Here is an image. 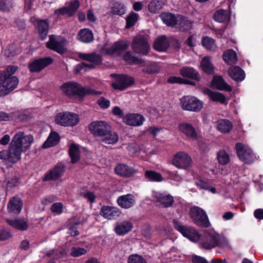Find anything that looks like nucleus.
Wrapping results in <instances>:
<instances>
[{
  "instance_id": "63",
  "label": "nucleus",
  "mask_w": 263,
  "mask_h": 263,
  "mask_svg": "<svg viewBox=\"0 0 263 263\" xmlns=\"http://www.w3.org/2000/svg\"><path fill=\"white\" fill-rule=\"evenodd\" d=\"M11 236L10 232L3 228H0V240H5Z\"/></svg>"
},
{
  "instance_id": "64",
  "label": "nucleus",
  "mask_w": 263,
  "mask_h": 263,
  "mask_svg": "<svg viewBox=\"0 0 263 263\" xmlns=\"http://www.w3.org/2000/svg\"><path fill=\"white\" fill-rule=\"evenodd\" d=\"M83 197L87 199L91 203H93L96 199V196L91 192H87L86 193H81Z\"/></svg>"
},
{
  "instance_id": "19",
  "label": "nucleus",
  "mask_w": 263,
  "mask_h": 263,
  "mask_svg": "<svg viewBox=\"0 0 263 263\" xmlns=\"http://www.w3.org/2000/svg\"><path fill=\"white\" fill-rule=\"evenodd\" d=\"M153 197L157 202L165 208L171 206L174 202L173 197L167 193L154 192Z\"/></svg>"
},
{
  "instance_id": "47",
  "label": "nucleus",
  "mask_w": 263,
  "mask_h": 263,
  "mask_svg": "<svg viewBox=\"0 0 263 263\" xmlns=\"http://www.w3.org/2000/svg\"><path fill=\"white\" fill-rule=\"evenodd\" d=\"M138 14L132 12L126 17V28H129L134 26L136 23L137 22L139 18Z\"/></svg>"
},
{
  "instance_id": "2",
  "label": "nucleus",
  "mask_w": 263,
  "mask_h": 263,
  "mask_svg": "<svg viewBox=\"0 0 263 263\" xmlns=\"http://www.w3.org/2000/svg\"><path fill=\"white\" fill-rule=\"evenodd\" d=\"M16 66H8L0 75V97H4L16 87V77L15 76Z\"/></svg>"
},
{
  "instance_id": "33",
  "label": "nucleus",
  "mask_w": 263,
  "mask_h": 263,
  "mask_svg": "<svg viewBox=\"0 0 263 263\" xmlns=\"http://www.w3.org/2000/svg\"><path fill=\"white\" fill-rule=\"evenodd\" d=\"M223 60L228 65H233L237 61V54L232 49H228L223 53Z\"/></svg>"
},
{
  "instance_id": "25",
  "label": "nucleus",
  "mask_w": 263,
  "mask_h": 263,
  "mask_svg": "<svg viewBox=\"0 0 263 263\" xmlns=\"http://www.w3.org/2000/svg\"><path fill=\"white\" fill-rule=\"evenodd\" d=\"M229 76L237 82H240L245 78V71L239 66H231L228 71Z\"/></svg>"
},
{
  "instance_id": "20",
  "label": "nucleus",
  "mask_w": 263,
  "mask_h": 263,
  "mask_svg": "<svg viewBox=\"0 0 263 263\" xmlns=\"http://www.w3.org/2000/svg\"><path fill=\"white\" fill-rule=\"evenodd\" d=\"M115 173L121 177L129 178L134 176L137 171L134 167L124 163H119L115 168Z\"/></svg>"
},
{
  "instance_id": "22",
  "label": "nucleus",
  "mask_w": 263,
  "mask_h": 263,
  "mask_svg": "<svg viewBox=\"0 0 263 263\" xmlns=\"http://www.w3.org/2000/svg\"><path fill=\"white\" fill-rule=\"evenodd\" d=\"M79 7V1L73 0L68 7H64L61 9L55 10V14L57 15H64L66 16H71L75 14Z\"/></svg>"
},
{
  "instance_id": "62",
  "label": "nucleus",
  "mask_w": 263,
  "mask_h": 263,
  "mask_svg": "<svg viewBox=\"0 0 263 263\" xmlns=\"http://www.w3.org/2000/svg\"><path fill=\"white\" fill-rule=\"evenodd\" d=\"M28 228L27 222L24 218L17 219V230H26Z\"/></svg>"
},
{
  "instance_id": "17",
  "label": "nucleus",
  "mask_w": 263,
  "mask_h": 263,
  "mask_svg": "<svg viewBox=\"0 0 263 263\" xmlns=\"http://www.w3.org/2000/svg\"><path fill=\"white\" fill-rule=\"evenodd\" d=\"M121 210L116 206L104 205L101 208L100 215L105 219L112 220L121 215Z\"/></svg>"
},
{
  "instance_id": "38",
  "label": "nucleus",
  "mask_w": 263,
  "mask_h": 263,
  "mask_svg": "<svg viewBox=\"0 0 263 263\" xmlns=\"http://www.w3.org/2000/svg\"><path fill=\"white\" fill-rule=\"evenodd\" d=\"M91 249V245H87L84 248L73 247L71 249L70 255L73 257H78L85 255Z\"/></svg>"
},
{
  "instance_id": "57",
  "label": "nucleus",
  "mask_w": 263,
  "mask_h": 263,
  "mask_svg": "<svg viewBox=\"0 0 263 263\" xmlns=\"http://www.w3.org/2000/svg\"><path fill=\"white\" fill-rule=\"evenodd\" d=\"M4 54L7 57L11 58L16 54V46L15 44L8 46L4 51Z\"/></svg>"
},
{
  "instance_id": "39",
  "label": "nucleus",
  "mask_w": 263,
  "mask_h": 263,
  "mask_svg": "<svg viewBox=\"0 0 263 263\" xmlns=\"http://www.w3.org/2000/svg\"><path fill=\"white\" fill-rule=\"evenodd\" d=\"M176 26L182 30H186L190 29L192 27V23L185 17L181 15L177 16V20Z\"/></svg>"
},
{
  "instance_id": "9",
  "label": "nucleus",
  "mask_w": 263,
  "mask_h": 263,
  "mask_svg": "<svg viewBox=\"0 0 263 263\" xmlns=\"http://www.w3.org/2000/svg\"><path fill=\"white\" fill-rule=\"evenodd\" d=\"M191 157L184 152H179L173 157L172 164L177 168L186 169L191 164Z\"/></svg>"
},
{
  "instance_id": "13",
  "label": "nucleus",
  "mask_w": 263,
  "mask_h": 263,
  "mask_svg": "<svg viewBox=\"0 0 263 263\" xmlns=\"http://www.w3.org/2000/svg\"><path fill=\"white\" fill-rule=\"evenodd\" d=\"M33 141V137L31 135H24L22 132L17 133V153L26 151Z\"/></svg>"
},
{
  "instance_id": "48",
  "label": "nucleus",
  "mask_w": 263,
  "mask_h": 263,
  "mask_svg": "<svg viewBox=\"0 0 263 263\" xmlns=\"http://www.w3.org/2000/svg\"><path fill=\"white\" fill-rule=\"evenodd\" d=\"M217 157L219 164L224 165L230 161V157L225 151H219L217 154Z\"/></svg>"
},
{
  "instance_id": "58",
  "label": "nucleus",
  "mask_w": 263,
  "mask_h": 263,
  "mask_svg": "<svg viewBox=\"0 0 263 263\" xmlns=\"http://www.w3.org/2000/svg\"><path fill=\"white\" fill-rule=\"evenodd\" d=\"M196 185L199 189L209 190V183L205 179H199L196 181Z\"/></svg>"
},
{
  "instance_id": "41",
  "label": "nucleus",
  "mask_w": 263,
  "mask_h": 263,
  "mask_svg": "<svg viewBox=\"0 0 263 263\" xmlns=\"http://www.w3.org/2000/svg\"><path fill=\"white\" fill-rule=\"evenodd\" d=\"M230 18V15L229 12L224 9H220L215 12L214 18L215 21L219 23H222L227 20Z\"/></svg>"
},
{
  "instance_id": "27",
  "label": "nucleus",
  "mask_w": 263,
  "mask_h": 263,
  "mask_svg": "<svg viewBox=\"0 0 263 263\" xmlns=\"http://www.w3.org/2000/svg\"><path fill=\"white\" fill-rule=\"evenodd\" d=\"M212 84L216 89L219 90H224L228 92L232 90L231 86L227 84L224 82L222 77L220 76L214 77L212 81Z\"/></svg>"
},
{
  "instance_id": "45",
  "label": "nucleus",
  "mask_w": 263,
  "mask_h": 263,
  "mask_svg": "<svg viewBox=\"0 0 263 263\" xmlns=\"http://www.w3.org/2000/svg\"><path fill=\"white\" fill-rule=\"evenodd\" d=\"M126 9L124 5L121 3H116L111 8V13L114 15L121 16L126 13Z\"/></svg>"
},
{
  "instance_id": "40",
  "label": "nucleus",
  "mask_w": 263,
  "mask_h": 263,
  "mask_svg": "<svg viewBox=\"0 0 263 263\" xmlns=\"http://www.w3.org/2000/svg\"><path fill=\"white\" fill-rule=\"evenodd\" d=\"M161 18L163 22L169 26H176L177 16L170 13H164L161 14Z\"/></svg>"
},
{
  "instance_id": "49",
  "label": "nucleus",
  "mask_w": 263,
  "mask_h": 263,
  "mask_svg": "<svg viewBox=\"0 0 263 263\" xmlns=\"http://www.w3.org/2000/svg\"><path fill=\"white\" fill-rule=\"evenodd\" d=\"M16 211V197L14 196L9 201L7 204V212L10 215H15Z\"/></svg>"
},
{
  "instance_id": "34",
  "label": "nucleus",
  "mask_w": 263,
  "mask_h": 263,
  "mask_svg": "<svg viewBox=\"0 0 263 263\" xmlns=\"http://www.w3.org/2000/svg\"><path fill=\"white\" fill-rule=\"evenodd\" d=\"M168 46V42L165 36L158 37L154 43V48L158 51H165Z\"/></svg>"
},
{
  "instance_id": "37",
  "label": "nucleus",
  "mask_w": 263,
  "mask_h": 263,
  "mask_svg": "<svg viewBox=\"0 0 263 263\" xmlns=\"http://www.w3.org/2000/svg\"><path fill=\"white\" fill-rule=\"evenodd\" d=\"M60 140V136L58 133L53 132L50 133L47 140L43 145V148H48L57 145Z\"/></svg>"
},
{
  "instance_id": "5",
  "label": "nucleus",
  "mask_w": 263,
  "mask_h": 263,
  "mask_svg": "<svg viewBox=\"0 0 263 263\" xmlns=\"http://www.w3.org/2000/svg\"><path fill=\"white\" fill-rule=\"evenodd\" d=\"M190 215L194 223L198 226L208 227L210 222L205 212L198 206L192 207Z\"/></svg>"
},
{
  "instance_id": "26",
  "label": "nucleus",
  "mask_w": 263,
  "mask_h": 263,
  "mask_svg": "<svg viewBox=\"0 0 263 263\" xmlns=\"http://www.w3.org/2000/svg\"><path fill=\"white\" fill-rule=\"evenodd\" d=\"M36 26L39 34L42 40H45L47 35L49 24L46 20H37L34 23Z\"/></svg>"
},
{
  "instance_id": "59",
  "label": "nucleus",
  "mask_w": 263,
  "mask_h": 263,
  "mask_svg": "<svg viewBox=\"0 0 263 263\" xmlns=\"http://www.w3.org/2000/svg\"><path fill=\"white\" fill-rule=\"evenodd\" d=\"M63 204L62 202L53 203L51 207V211L53 213L60 214L63 212Z\"/></svg>"
},
{
  "instance_id": "12",
  "label": "nucleus",
  "mask_w": 263,
  "mask_h": 263,
  "mask_svg": "<svg viewBox=\"0 0 263 263\" xmlns=\"http://www.w3.org/2000/svg\"><path fill=\"white\" fill-rule=\"evenodd\" d=\"M66 42L65 39L60 36L50 35L48 42L46 43V47L58 53H62L65 51Z\"/></svg>"
},
{
  "instance_id": "61",
  "label": "nucleus",
  "mask_w": 263,
  "mask_h": 263,
  "mask_svg": "<svg viewBox=\"0 0 263 263\" xmlns=\"http://www.w3.org/2000/svg\"><path fill=\"white\" fill-rule=\"evenodd\" d=\"M97 103L101 108L103 109L107 108L110 106V101L105 99L103 97H101L98 99L97 101Z\"/></svg>"
},
{
  "instance_id": "55",
  "label": "nucleus",
  "mask_w": 263,
  "mask_h": 263,
  "mask_svg": "<svg viewBox=\"0 0 263 263\" xmlns=\"http://www.w3.org/2000/svg\"><path fill=\"white\" fill-rule=\"evenodd\" d=\"M12 9V4L10 0H0V11L9 12Z\"/></svg>"
},
{
  "instance_id": "46",
  "label": "nucleus",
  "mask_w": 263,
  "mask_h": 263,
  "mask_svg": "<svg viewBox=\"0 0 263 263\" xmlns=\"http://www.w3.org/2000/svg\"><path fill=\"white\" fill-rule=\"evenodd\" d=\"M69 154L72 163L77 162L80 158V152L77 145L71 144L70 145Z\"/></svg>"
},
{
  "instance_id": "43",
  "label": "nucleus",
  "mask_w": 263,
  "mask_h": 263,
  "mask_svg": "<svg viewBox=\"0 0 263 263\" xmlns=\"http://www.w3.org/2000/svg\"><path fill=\"white\" fill-rule=\"evenodd\" d=\"M145 177L150 181H161L162 177L161 175L154 171H146L144 173Z\"/></svg>"
},
{
  "instance_id": "52",
  "label": "nucleus",
  "mask_w": 263,
  "mask_h": 263,
  "mask_svg": "<svg viewBox=\"0 0 263 263\" xmlns=\"http://www.w3.org/2000/svg\"><path fill=\"white\" fill-rule=\"evenodd\" d=\"M127 263H147V261L142 255L133 254L129 256Z\"/></svg>"
},
{
  "instance_id": "6",
  "label": "nucleus",
  "mask_w": 263,
  "mask_h": 263,
  "mask_svg": "<svg viewBox=\"0 0 263 263\" xmlns=\"http://www.w3.org/2000/svg\"><path fill=\"white\" fill-rule=\"evenodd\" d=\"M236 150L240 160L246 163H251L257 159L251 148L247 145L238 143L236 144Z\"/></svg>"
},
{
  "instance_id": "23",
  "label": "nucleus",
  "mask_w": 263,
  "mask_h": 263,
  "mask_svg": "<svg viewBox=\"0 0 263 263\" xmlns=\"http://www.w3.org/2000/svg\"><path fill=\"white\" fill-rule=\"evenodd\" d=\"M133 223L128 220H124L116 223L114 230L119 236H123L130 232L133 229Z\"/></svg>"
},
{
  "instance_id": "11",
  "label": "nucleus",
  "mask_w": 263,
  "mask_h": 263,
  "mask_svg": "<svg viewBox=\"0 0 263 263\" xmlns=\"http://www.w3.org/2000/svg\"><path fill=\"white\" fill-rule=\"evenodd\" d=\"M132 47L135 52L143 55L147 54L150 49V46L146 38L142 35L135 37L132 44Z\"/></svg>"
},
{
  "instance_id": "31",
  "label": "nucleus",
  "mask_w": 263,
  "mask_h": 263,
  "mask_svg": "<svg viewBox=\"0 0 263 263\" xmlns=\"http://www.w3.org/2000/svg\"><path fill=\"white\" fill-rule=\"evenodd\" d=\"M200 66L201 69L206 73L211 74L214 73V67L211 62L210 57H204L201 61Z\"/></svg>"
},
{
  "instance_id": "50",
  "label": "nucleus",
  "mask_w": 263,
  "mask_h": 263,
  "mask_svg": "<svg viewBox=\"0 0 263 263\" xmlns=\"http://www.w3.org/2000/svg\"><path fill=\"white\" fill-rule=\"evenodd\" d=\"M159 70V66L155 62H148L146 67L143 69L144 72L149 74L158 72Z\"/></svg>"
},
{
  "instance_id": "4",
  "label": "nucleus",
  "mask_w": 263,
  "mask_h": 263,
  "mask_svg": "<svg viewBox=\"0 0 263 263\" xmlns=\"http://www.w3.org/2000/svg\"><path fill=\"white\" fill-rule=\"evenodd\" d=\"M182 108L185 110L198 112L203 108V103L198 98L193 96H184L180 99Z\"/></svg>"
},
{
  "instance_id": "29",
  "label": "nucleus",
  "mask_w": 263,
  "mask_h": 263,
  "mask_svg": "<svg viewBox=\"0 0 263 263\" xmlns=\"http://www.w3.org/2000/svg\"><path fill=\"white\" fill-rule=\"evenodd\" d=\"M77 39L81 42L88 43L93 40L92 32L87 28L81 29L77 35Z\"/></svg>"
},
{
  "instance_id": "42",
  "label": "nucleus",
  "mask_w": 263,
  "mask_h": 263,
  "mask_svg": "<svg viewBox=\"0 0 263 263\" xmlns=\"http://www.w3.org/2000/svg\"><path fill=\"white\" fill-rule=\"evenodd\" d=\"M202 45L207 50L211 51H215L217 48L215 40L208 36H205L202 39Z\"/></svg>"
},
{
  "instance_id": "21",
  "label": "nucleus",
  "mask_w": 263,
  "mask_h": 263,
  "mask_svg": "<svg viewBox=\"0 0 263 263\" xmlns=\"http://www.w3.org/2000/svg\"><path fill=\"white\" fill-rule=\"evenodd\" d=\"M118 205L125 209L133 207L136 204V198L134 195L127 194L120 196L117 199Z\"/></svg>"
},
{
  "instance_id": "44",
  "label": "nucleus",
  "mask_w": 263,
  "mask_h": 263,
  "mask_svg": "<svg viewBox=\"0 0 263 263\" xmlns=\"http://www.w3.org/2000/svg\"><path fill=\"white\" fill-rule=\"evenodd\" d=\"M163 3L161 0H153L148 6L149 11L153 13H156L162 8Z\"/></svg>"
},
{
  "instance_id": "56",
  "label": "nucleus",
  "mask_w": 263,
  "mask_h": 263,
  "mask_svg": "<svg viewBox=\"0 0 263 263\" xmlns=\"http://www.w3.org/2000/svg\"><path fill=\"white\" fill-rule=\"evenodd\" d=\"M217 247L223 249H229L230 247L228 239L224 236H219Z\"/></svg>"
},
{
  "instance_id": "10",
  "label": "nucleus",
  "mask_w": 263,
  "mask_h": 263,
  "mask_svg": "<svg viewBox=\"0 0 263 263\" xmlns=\"http://www.w3.org/2000/svg\"><path fill=\"white\" fill-rule=\"evenodd\" d=\"M110 129L109 124L103 121L92 122L89 126V130L96 137L100 139Z\"/></svg>"
},
{
  "instance_id": "7",
  "label": "nucleus",
  "mask_w": 263,
  "mask_h": 263,
  "mask_svg": "<svg viewBox=\"0 0 263 263\" xmlns=\"http://www.w3.org/2000/svg\"><path fill=\"white\" fill-rule=\"evenodd\" d=\"M79 121L78 115L69 112H60L55 117V123L63 126H73Z\"/></svg>"
},
{
  "instance_id": "3",
  "label": "nucleus",
  "mask_w": 263,
  "mask_h": 263,
  "mask_svg": "<svg viewBox=\"0 0 263 263\" xmlns=\"http://www.w3.org/2000/svg\"><path fill=\"white\" fill-rule=\"evenodd\" d=\"M61 89L64 95L69 97L74 96L82 97L86 95H99L102 93L101 91L95 90L89 87H83L74 82L64 83L61 86Z\"/></svg>"
},
{
  "instance_id": "8",
  "label": "nucleus",
  "mask_w": 263,
  "mask_h": 263,
  "mask_svg": "<svg viewBox=\"0 0 263 263\" xmlns=\"http://www.w3.org/2000/svg\"><path fill=\"white\" fill-rule=\"evenodd\" d=\"M16 134L14 135L8 151L0 152V159L5 161L6 164H12L16 162Z\"/></svg>"
},
{
  "instance_id": "14",
  "label": "nucleus",
  "mask_w": 263,
  "mask_h": 263,
  "mask_svg": "<svg viewBox=\"0 0 263 263\" xmlns=\"http://www.w3.org/2000/svg\"><path fill=\"white\" fill-rule=\"evenodd\" d=\"M178 129L187 138L193 140H198V134L195 127L192 124L187 122H182L178 125Z\"/></svg>"
},
{
  "instance_id": "1",
  "label": "nucleus",
  "mask_w": 263,
  "mask_h": 263,
  "mask_svg": "<svg viewBox=\"0 0 263 263\" xmlns=\"http://www.w3.org/2000/svg\"><path fill=\"white\" fill-rule=\"evenodd\" d=\"M174 227L183 236L193 242L200 240V246L205 249H210L217 246L220 235L214 230H208L204 232L202 238L198 232L194 228L183 226L176 220H173Z\"/></svg>"
},
{
  "instance_id": "36",
  "label": "nucleus",
  "mask_w": 263,
  "mask_h": 263,
  "mask_svg": "<svg viewBox=\"0 0 263 263\" xmlns=\"http://www.w3.org/2000/svg\"><path fill=\"white\" fill-rule=\"evenodd\" d=\"M78 57L82 60L87 61L88 62L99 64L101 61V57L96 53H79Z\"/></svg>"
},
{
  "instance_id": "51",
  "label": "nucleus",
  "mask_w": 263,
  "mask_h": 263,
  "mask_svg": "<svg viewBox=\"0 0 263 263\" xmlns=\"http://www.w3.org/2000/svg\"><path fill=\"white\" fill-rule=\"evenodd\" d=\"M125 49V45L120 42L115 43L110 48L108 49L106 53L108 54H112L116 52H119L120 50Z\"/></svg>"
},
{
  "instance_id": "53",
  "label": "nucleus",
  "mask_w": 263,
  "mask_h": 263,
  "mask_svg": "<svg viewBox=\"0 0 263 263\" xmlns=\"http://www.w3.org/2000/svg\"><path fill=\"white\" fill-rule=\"evenodd\" d=\"M67 253L61 250H51L48 252L47 255L49 257H52L54 259H58L62 257L67 256Z\"/></svg>"
},
{
  "instance_id": "32",
  "label": "nucleus",
  "mask_w": 263,
  "mask_h": 263,
  "mask_svg": "<svg viewBox=\"0 0 263 263\" xmlns=\"http://www.w3.org/2000/svg\"><path fill=\"white\" fill-rule=\"evenodd\" d=\"M118 135L109 129L105 135L101 138L100 140L105 144H114L118 142Z\"/></svg>"
},
{
  "instance_id": "35",
  "label": "nucleus",
  "mask_w": 263,
  "mask_h": 263,
  "mask_svg": "<svg viewBox=\"0 0 263 263\" xmlns=\"http://www.w3.org/2000/svg\"><path fill=\"white\" fill-rule=\"evenodd\" d=\"M217 128L222 133H227L231 131L233 127L232 123L228 120L220 119L217 122Z\"/></svg>"
},
{
  "instance_id": "24",
  "label": "nucleus",
  "mask_w": 263,
  "mask_h": 263,
  "mask_svg": "<svg viewBox=\"0 0 263 263\" xmlns=\"http://www.w3.org/2000/svg\"><path fill=\"white\" fill-rule=\"evenodd\" d=\"M64 171V165L62 164H58L46 174L43 181L56 180L62 175Z\"/></svg>"
},
{
  "instance_id": "60",
  "label": "nucleus",
  "mask_w": 263,
  "mask_h": 263,
  "mask_svg": "<svg viewBox=\"0 0 263 263\" xmlns=\"http://www.w3.org/2000/svg\"><path fill=\"white\" fill-rule=\"evenodd\" d=\"M56 200L57 198L55 196L53 195H50L43 198L41 200V203L42 204L46 205L55 201Z\"/></svg>"
},
{
  "instance_id": "54",
  "label": "nucleus",
  "mask_w": 263,
  "mask_h": 263,
  "mask_svg": "<svg viewBox=\"0 0 263 263\" xmlns=\"http://www.w3.org/2000/svg\"><path fill=\"white\" fill-rule=\"evenodd\" d=\"M124 59L125 61L130 64H142V61L132 55V53L128 51L124 55Z\"/></svg>"
},
{
  "instance_id": "16",
  "label": "nucleus",
  "mask_w": 263,
  "mask_h": 263,
  "mask_svg": "<svg viewBox=\"0 0 263 263\" xmlns=\"http://www.w3.org/2000/svg\"><path fill=\"white\" fill-rule=\"evenodd\" d=\"M52 62V60L49 57L38 59L31 62L29 68L30 71L37 72L51 64Z\"/></svg>"
},
{
  "instance_id": "18",
  "label": "nucleus",
  "mask_w": 263,
  "mask_h": 263,
  "mask_svg": "<svg viewBox=\"0 0 263 263\" xmlns=\"http://www.w3.org/2000/svg\"><path fill=\"white\" fill-rule=\"evenodd\" d=\"M134 82V80L133 78L121 75L118 76L115 81L112 83L111 85L115 89L123 90L132 85Z\"/></svg>"
},
{
  "instance_id": "28",
  "label": "nucleus",
  "mask_w": 263,
  "mask_h": 263,
  "mask_svg": "<svg viewBox=\"0 0 263 263\" xmlns=\"http://www.w3.org/2000/svg\"><path fill=\"white\" fill-rule=\"evenodd\" d=\"M203 93L214 102H218L221 104L226 103V97L220 92L213 91L209 88H205L203 90Z\"/></svg>"
},
{
  "instance_id": "15",
  "label": "nucleus",
  "mask_w": 263,
  "mask_h": 263,
  "mask_svg": "<svg viewBox=\"0 0 263 263\" xmlns=\"http://www.w3.org/2000/svg\"><path fill=\"white\" fill-rule=\"evenodd\" d=\"M145 121L144 117L139 114L130 113L125 115L123 118V122L131 126H140Z\"/></svg>"
},
{
  "instance_id": "30",
  "label": "nucleus",
  "mask_w": 263,
  "mask_h": 263,
  "mask_svg": "<svg viewBox=\"0 0 263 263\" xmlns=\"http://www.w3.org/2000/svg\"><path fill=\"white\" fill-rule=\"evenodd\" d=\"M180 74L183 77L197 80L199 79L198 72L191 67H183L179 70Z\"/></svg>"
}]
</instances>
